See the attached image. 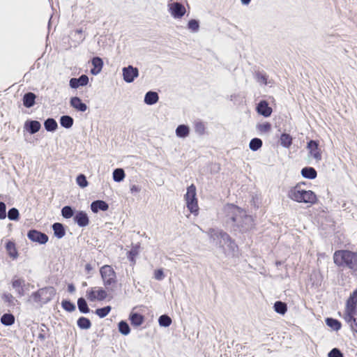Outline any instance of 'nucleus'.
<instances>
[{"instance_id": "f257e3e1", "label": "nucleus", "mask_w": 357, "mask_h": 357, "mask_svg": "<svg viewBox=\"0 0 357 357\" xmlns=\"http://www.w3.org/2000/svg\"><path fill=\"white\" fill-rule=\"evenodd\" d=\"M334 264L340 268L357 272V252L349 250H338L333 254Z\"/></svg>"}, {"instance_id": "f03ea898", "label": "nucleus", "mask_w": 357, "mask_h": 357, "mask_svg": "<svg viewBox=\"0 0 357 357\" xmlns=\"http://www.w3.org/2000/svg\"><path fill=\"white\" fill-rule=\"evenodd\" d=\"M287 197L296 202L304 203L312 206L318 202L317 195L312 190H306L301 188V183L291 187L287 192Z\"/></svg>"}, {"instance_id": "7ed1b4c3", "label": "nucleus", "mask_w": 357, "mask_h": 357, "mask_svg": "<svg viewBox=\"0 0 357 357\" xmlns=\"http://www.w3.org/2000/svg\"><path fill=\"white\" fill-rule=\"evenodd\" d=\"M344 319L350 324L352 331L357 333V289L347 301Z\"/></svg>"}, {"instance_id": "20e7f679", "label": "nucleus", "mask_w": 357, "mask_h": 357, "mask_svg": "<svg viewBox=\"0 0 357 357\" xmlns=\"http://www.w3.org/2000/svg\"><path fill=\"white\" fill-rule=\"evenodd\" d=\"M100 274L105 288L108 291H113L118 284V279L114 269L110 265H104L100 268Z\"/></svg>"}, {"instance_id": "39448f33", "label": "nucleus", "mask_w": 357, "mask_h": 357, "mask_svg": "<svg viewBox=\"0 0 357 357\" xmlns=\"http://www.w3.org/2000/svg\"><path fill=\"white\" fill-rule=\"evenodd\" d=\"M196 195V186L194 184H191L188 187L184 198L187 208L195 215H197L199 211L198 200Z\"/></svg>"}, {"instance_id": "423d86ee", "label": "nucleus", "mask_w": 357, "mask_h": 357, "mask_svg": "<svg viewBox=\"0 0 357 357\" xmlns=\"http://www.w3.org/2000/svg\"><path fill=\"white\" fill-rule=\"evenodd\" d=\"M224 213L227 221L232 222L233 225L246 214L245 211L233 204H227L224 207Z\"/></svg>"}, {"instance_id": "0eeeda50", "label": "nucleus", "mask_w": 357, "mask_h": 357, "mask_svg": "<svg viewBox=\"0 0 357 357\" xmlns=\"http://www.w3.org/2000/svg\"><path fill=\"white\" fill-rule=\"evenodd\" d=\"M234 227L242 233L251 231L255 228L254 219L251 215L245 214L234 225Z\"/></svg>"}, {"instance_id": "6e6552de", "label": "nucleus", "mask_w": 357, "mask_h": 357, "mask_svg": "<svg viewBox=\"0 0 357 357\" xmlns=\"http://www.w3.org/2000/svg\"><path fill=\"white\" fill-rule=\"evenodd\" d=\"M107 290L102 287H91L86 291V298L89 301H103L107 297Z\"/></svg>"}, {"instance_id": "1a4fd4ad", "label": "nucleus", "mask_w": 357, "mask_h": 357, "mask_svg": "<svg viewBox=\"0 0 357 357\" xmlns=\"http://www.w3.org/2000/svg\"><path fill=\"white\" fill-rule=\"evenodd\" d=\"M55 291L53 287H45L38 290L36 292L33 294L34 301L36 302H40L45 303L51 300L53 295H54Z\"/></svg>"}, {"instance_id": "9d476101", "label": "nucleus", "mask_w": 357, "mask_h": 357, "mask_svg": "<svg viewBox=\"0 0 357 357\" xmlns=\"http://www.w3.org/2000/svg\"><path fill=\"white\" fill-rule=\"evenodd\" d=\"M307 149L309 151V156L314 158L316 162H320L322 159V151L319 148L318 141L310 140L307 142Z\"/></svg>"}, {"instance_id": "9b49d317", "label": "nucleus", "mask_w": 357, "mask_h": 357, "mask_svg": "<svg viewBox=\"0 0 357 357\" xmlns=\"http://www.w3.org/2000/svg\"><path fill=\"white\" fill-rule=\"evenodd\" d=\"M27 236L31 241L37 242L40 244H45L48 241V236L45 234L36 229L30 230L27 234Z\"/></svg>"}, {"instance_id": "f8f14e48", "label": "nucleus", "mask_w": 357, "mask_h": 357, "mask_svg": "<svg viewBox=\"0 0 357 357\" xmlns=\"http://www.w3.org/2000/svg\"><path fill=\"white\" fill-rule=\"evenodd\" d=\"M5 249L10 259L14 261L18 258L19 252L14 241L7 240L5 243Z\"/></svg>"}, {"instance_id": "ddd939ff", "label": "nucleus", "mask_w": 357, "mask_h": 357, "mask_svg": "<svg viewBox=\"0 0 357 357\" xmlns=\"http://www.w3.org/2000/svg\"><path fill=\"white\" fill-rule=\"evenodd\" d=\"M138 75L139 71L137 68L129 66L123 68V77L126 82L130 83L133 82L135 78L137 77Z\"/></svg>"}, {"instance_id": "4468645a", "label": "nucleus", "mask_w": 357, "mask_h": 357, "mask_svg": "<svg viewBox=\"0 0 357 357\" xmlns=\"http://www.w3.org/2000/svg\"><path fill=\"white\" fill-rule=\"evenodd\" d=\"M169 10L172 15L175 18L182 17L186 12L185 8L178 2L169 4Z\"/></svg>"}, {"instance_id": "2eb2a0df", "label": "nucleus", "mask_w": 357, "mask_h": 357, "mask_svg": "<svg viewBox=\"0 0 357 357\" xmlns=\"http://www.w3.org/2000/svg\"><path fill=\"white\" fill-rule=\"evenodd\" d=\"M75 222L82 227H86L89 223V219L87 214L82 211L76 213L74 217Z\"/></svg>"}, {"instance_id": "dca6fc26", "label": "nucleus", "mask_w": 357, "mask_h": 357, "mask_svg": "<svg viewBox=\"0 0 357 357\" xmlns=\"http://www.w3.org/2000/svg\"><path fill=\"white\" fill-rule=\"evenodd\" d=\"M88 82V76L86 75H82L79 78H71L70 79V86L73 89H77L79 86H86Z\"/></svg>"}, {"instance_id": "f3484780", "label": "nucleus", "mask_w": 357, "mask_h": 357, "mask_svg": "<svg viewBox=\"0 0 357 357\" xmlns=\"http://www.w3.org/2000/svg\"><path fill=\"white\" fill-rule=\"evenodd\" d=\"M257 111L259 114L268 117L272 113V108L268 106L266 100H261L257 105Z\"/></svg>"}, {"instance_id": "a211bd4d", "label": "nucleus", "mask_w": 357, "mask_h": 357, "mask_svg": "<svg viewBox=\"0 0 357 357\" xmlns=\"http://www.w3.org/2000/svg\"><path fill=\"white\" fill-rule=\"evenodd\" d=\"M70 104L72 107L79 112H85L87 109L86 105L82 102V100L78 97L71 98Z\"/></svg>"}, {"instance_id": "6ab92c4d", "label": "nucleus", "mask_w": 357, "mask_h": 357, "mask_svg": "<svg viewBox=\"0 0 357 357\" xmlns=\"http://www.w3.org/2000/svg\"><path fill=\"white\" fill-rule=\"evenodd\" d=\"M24 127L31 134H34L40 130L41 125L38 121H29L25 123Z\"/></svg>"}, {"instance_id": "aec40b11", "label": "nucleus", "mask_w": 357, "mask_h": 357, "mask_svg": "<svg viewBox=\"0 0 357 357\" xmlns=\"http://www.w3.org/2000/svg\"><path fill=\"white\" fill-rule=\"evenodd\" d=\"M91 208L93 212L97 213L98 211H107L109 208L108 204L102 200H97L92 202Z\"/></svg>"}, {"instance_id": "412c9836", "label": "nucleus", "mask_w": 357, "mask_h": 357, "mask_svg": "<svg viewBox=\"0 0 357 357\" xmlns=\"http://www.w3.org/2000/svg\"><path fill=\"white\" fill-rule=\"evenodd\" d=\"M93 68L91 70L93 75H98L102 68L103 61L100 57H94L91 61Z\"/></svg>"}, {"instance_id": "4be33fe9", "label": "nucleus", "mask_w": 357, "mask_h": 357, "mask_svg": "<svg viewBox=\"0 0 357 357\" xmlns=\"http://www.w3.org/2000/svg\"><path fill=\"white\" fill-rule=\"evenodd\" d=\"M36 95L32 92L26 93L23 96V105L24 107L29 108L35 104Z\"/></svg>"}, {"instance_id": "5701e85b", "label": "nucleus", "mask_w": 357, "mask_h": 357, "mask_svg": "<svg viewBox=\"0 0 357 357\" xmlns=\"http://www.w3.org/2000/svg\"><path fill=\"white\" fill-rule=\"evenodd\" d=\"M130 320L132 325L139 326L143 324L144 317L143 315L135 312L130 314Z\"/></svg>"}, {"instance_id": "b1692460", "label": "nucleus", "mask_w": 357, "mask_h": 357, "mask_svg": "<svg viewBox=\"0 0 357 357\" xmlns=\"http://www.w3.org/2000/svg\"><path fill=\"white\" fill-rule=\"evenodd\" d=\"M301 174L304 178L314 179L317 177V171L313 167H304L301 170Z\"/></svg>"}, {"instance_id": "393cba45", "label": "nucleus", "mask_w": 357, "mask_h": 357, "mask_svg": "<svg viewBox=\"0 0 357 357\" xmlns=\"http://www.w3.org/2000/svg\"><path fill=\"white\" fill-rule=\"evenodd\" d=\"M158 98L159 97L156 92L149 91L145 96L144 102L147 105H153L158 102Z\"/></svg>"}, {"instance_id": "a878e982", "label": "nucleus", "mask_w": 357, "mask_h": 357, "mask_svg": "<svg viewBox=\"0 0 357 357\" xmlns=\"http://www.w3.org/2000/svg\"><path fill=\"white\" fill-rule=\"evenodd\" d=\"M139 255V247L135 246L132 247V249L128 252L127 257L128 259L131 262L132 265L134 266L136 263L135 258Z\"/></svg>"}, {"instance_id": "bb28decb", "label": "nucleus", "mask_w": 357, "mask_h": 357, "mask_svg": "<svg viewBox=\"0 0 357 357\" xmlns=\"http://www.w3.org/2000/svg\"><path fill=\"white\" fill-rule=\"evenodd\" d=\"M44 126H45V129L50 132H53V131L56 130L58 127L56 121L54 119H52V118L47 119L45 121Z\"/></svg>"}, {"instance_id": "cd10ccee", "label": "nucleus", "mask_w": 357, "mask_h": 357, "mask_svg": "<svg viewBox=\"0 0 357 357\" xmlns=\"http://www.w3.org/2000/svg\"><path fill=\"white\" fill-rule=\"evenodd\" d=\"M281 145L285 148H289L292 144V137L289 134L282 133L280 136Z\"/></svg>"}, {"instance_id": "c85d7f7f", "label": "nucleus", "mask_w": 357, "mask_h": 357, "mask_svg": "<svg viewBox=\"0 0 357 357\" xmlns=\"http://www.w3.org/2000/svg\"><path fill=\"white\" fill-rule=\"evenodd\" d=\"M189 128L185 125H180L176 130V134L179 137H185L189 135Z\"/></svg>"}, {"instance_id": "c756f323", "label": "nucleus", "mask_w": 357, "mask_h": 357, "mask_svg": "<svg viewBox=\"0 0 357 357\" xmlns=\"http://www.w3.org/2000/svg\"><path fill=\"white\" fill-rule=\"evenodd\" d=\"M54 234L58 238H62L65 235V229L62 224L56 222L52 226Z\"/></svg>"}, {"instance_id": "7c9ffc66", "label": "nucleus", "mask_w": 357, "mask_h": 357, "mask_svg": "<svg viewBox=\"0 0 357 357\" xmlns=\"http://www.w3.org/2000/svg\"><path fill=\"white\" fill-rule=\"evenodd\" d=\"M1 322L5 326H11L15 323V317L10 313L4 314L1 318Z\"/></svg>"}, {"instance_id": "2f4dec72", "label": "nucleus", "mask_w": 357, "mask_h": 357, "mask_svg": "<svg viewBox=\"0 0 357 357\" xmlns=\"http://www.w3.org/2000/svg\"><path fill=\"white\" fill-rule=\"evenodd\" d=\"M274 310L279 314H284L287 310V304L282 301H277L274 304Z\"/></svg>"}, {"instance_id": "473e14b6", "label": "nucleus", "mask_w": 357, "mask_h": 357, "mask_svg": "<svg viewBox=\"0 0 357 357\" xmlns=\"http://www.w3.org/2000/svg\"><path fill=\"white\" fill-rule=\"evenodd\" d=\"M326 323L329 327L335 331H339L342 326L341 323L338 320L333 318H327L326 319Z\"/></svg>"}, {"instance_id": "72a5a7b5", "label": "nucleus", "mask_w": 357, "mask_h": 357, "mask_svg": "<svg viewBox=\"0 0 357 357\" xmlns=\"http://www.w3.org/2000/svg\"><path fill=\"white\" fill-rule=\"evenodd\" d=\"M73 119L70 116H63L61 117L60 119V123L61 125L66 128H70L73 125Z\"/></svg>"}, {"instance_id": "f704fd0d", "label": "nucleus", "mask_w": 357, "mask_h": 357, "mask_svg": "<svg viewBox=\"0 0 357 357\" xmlns=\"http://www.w3.org/2000/svg\"><path fill=\"white\" fill-rule=\"evenodd\" d=\"M77 326L82 329H89L91 326V323L88 318L82 317L77 320Z\"/></svg>"}, {"instance_id": "c9c22d12", "label": "nucleus", "mask_w": 357, "mask_h": 357, "mask_svg": "<svg viewBox=\"0 0 357 357\" xmlns=\"http://www.w3.org/2000/svg\"><path fill=\"white\" fill-rule=\"evenodd\" d=\"M77 305L79 311L82 313H88L89 312V308L87 305V303L84 298H79L77 300Z\"/></svg>"}, {"instance_id": "e433bc0d", "label": "nucleus", "mask_w": 357, "mask_h": 357, "mask_svg": "<svg viewBox=\"0 0 357 357\" xmlns=\"http://www.w3.org/2000/svg\"><path fill=\"white\" fill-rule=\"evenodd\" d=\"M249 146L251 150L257 151L262 146V141L259 138H254L251 139Z\"/></svg>"}, {"instance_id": "4c0bfd02", "label": "nucleus", "mask_w": 357, "mask_h": 357, "mask_svg": "<svg viewBox=\"0 0 357 357\" xmlns=\"http://www.w3.org/2000/svg\"><path fill=\"white\" fill-rule=\"evenodd\" d=\"M125 178V172L123 169H116L113 172V179L116 182H120Z\"/></svg>"}, {"instance_id": "58836bf2", "label": "nucleus", "mask_w": 357, "mask_h": 357, "mask_svg": "<svg viewBox=\"0 0 357 357\" xmlns=\"http://www.w3.org/2000/svg\"><path fill=\"white\" fill-rule=\"evenodd\" d=\"M257 128L261 133H267L271 130V124L268 122L260 123L257 126Z\"/></svg>"}, {"instance_id": "ea45409f", "label": "nucleus", "mask_w": 357, "mask_h": 357, "mask_svg": "<svg viewBox=\"0 0 357 357\" xmlns=\"http://www.w3.org/2000/svg\"><path fill=\"white\" fill-rule=\"evenodd\" d=\"M111 306H106L102 308H98L96 310V314L100 318L105 317L111 311Z\"/></svg>"}, {"instance_id": "a19ab883", "label": "nucleus", "mask_w": 357, "mask_h": 357, "mask_svg": "<svg viewBox=\"0 0 357 357\" xmlns=\"http://www.w3.org/2000/svg\"><path fill=\"white\" fill-rule=\"evenodd\" d=\"M159 324L162 326L167 327L171 325L172 324V319L171 318L165 314H163L160 317L159 319Z\"/></svg>"}, {"instance_id": "79ce46f5", "label": "nucleus", "mask_w": 357, "mask_h": 357, "mask_svg": "<svg viewBox=\"0 0 357 357\" xmlns=\"http://www.w3.org/2000/svg\"><path fill=\"white\" fill-rule=\"evenodd\" d=\"M119 330L123 335H128L130 331L128 324L123 321L119 322Z\"/></svg>"}, {"instance_id": "37998d69", "label": "nucleus", "mask_w": 357, "mask_h": 357, "mask_svg": "<svg viewBox=\"0 0 357 357\" xmlns=\"http://www.w3.org/2000/svg\"><path fill=\"white\" fill-rule=\"evenodd\" d=\"M61 305L64 310H66L68 312H72L75 310V305L71 303L70 301L63 300L61 302Z\"/></svg>"}, {"instance_id": "c03bdc74", "label": "nucleus", "mask_w": 357, "mask_h": 357, "mask_svg": "<svg viewBox=\"0 0 357 357\" xmlns=\"http://www.w3.org/2000/svg\"><path fill=\"white\" fill-rule=\"evenodd\" d=\"M61 214L65 218H70L73 215V211L70 206H64L61 210Z\"/></svg>"}, {"instance_id": "a18cd8bd", "label": "nucleus", "mask_w": 357, "mask_h": 357, "mask_svg": "<svg viewBox=\"0 0 357 357\" xmlns=\"http://www.w3.org/2000/svg\"><path fill=\"white\" fill-rule=\"evenodd\" d=\"M8 217L11 220H17L19 219V211L17 208H13L8 211Z\"/></svg>"}, {"instance_id": "49530a36", "label": "nucleus", "mask_w": 357, "mask_h": 357, "mask_svg": "<svg viewBox=\"0 0 357 357\" xmlns=\"http://www.w3.org/2000/svg\"><path fill=\"white\" fill-rule=\"evenodd\" d=\"M195 132L199 135H204L205 133V126L204 123L197 121L195 123Z\"/></svg>"}, {"instance_id": "de8ad7c7", "label": "nucleus", "mask_w": 357, "mask_h": 357, "mask_svg": "<svg viewBox=\"0 0 357 357\" xmlns=\"http://www.w3.org/2000/svg\"><path fill=\"white\" fill-rule=\"evenodd\" d=\"M77 183L81 188H85L88 185V182L86 181V176L84 174H79L76 178Z\"/></svg>"}, {"instance_id": "09e8293b", "label": "nucleus", "mask_w": 357, "mask_h": 357, "mask_svg": "<svg viewBox=\"0 0 357 357\" xmlns=\"http://www.w3.org/2000/svg\"><path fill=\"white\" fill-rule=\"evenodd\" d=\"M188 27L192 31H198L199 27L198 21H197L196 20H190L188 22Z\"/></svg>"}, {"instance_id": "8fccbe9b", "label": "nucleus", "mask_w": 357, "mask_h": 357, "mask_svg": "<svg viewBox=\"0 0 357 357\" xmlns=\"http://www.w3.org/2000/svg\"><path fill=\"white\" fill-rule=\"evenodd\" d=\"M154 278L157 280H162L165 278V274L162 268L155 270L153 273Z\"/></svg>"}, {"instance_id": "3c124183", "label": "nucleus", "mask_w": 357, "mask_h": 357, "mask_svg": "<svg viewBox=\"0 0 357 357\" xmlns=\"http://www.w3.org/2000/svg\"><path fill=\"white\" fill-rule=\"evenodd\" d=\"M328 357H343V354L338 349L334 348L328 353Z\"/></svg>"}, {"instance_id": "603ef678", "label": "nucleus", "mask_w": 357, "mask_h": 357, "mask_svg": "<svg viewBox=\"0 0 357 357\" xmlns=\"http://www.w3.org/2000/svg\"><path fill=\"white\" fill-rule=\"evenodd\" d=\"M6 207L3 202H0V219H5L6 217Z\"/></svg>"}, {"instance_id": "864d4df0", "label": "nucleus", "mask_w": 357, "mask_h": 357, "mask_svg": "<svg viewBox=\"0 0 357 357\" xmlns=\"http://www.w3.org/2000/svg\"><path fill=\"white\" fill-rule=\"evenodd\" d=\"M140 190H141V188L139 185H132L130 187V192L132 194L137 193V192H140Z\"/></svg>"}, {"instance_id": "5fc2aeb1", "label": "nucleus", "mask_w": 357, "mask_h": 357, "mask_svg": "<svg viewBox=\"0 0 357 357\" xmlns=\"http://www.w3.org/2000/svg\"><path fill=\"white\" fill-rule=\"evenodd\" d=\"M22 286V281L20 280H16L13 282V287H20Z\"/></svg>"}, {"instance_id": "6e6d98bb", "label": "nucleus", "mask_w": 357, "mask_h": 357, "mask_svg": "<svg viewBox=\"0 0 357 357\" xmlns=\"http://www.w3.org/2000/svg\"><path fill=\"white\" fill-rule=\"evenodd\" d=\"M258 79L262 81L264 84L267 82V78L265 75H258Z\"/></svg>"}, {"instance_id": "4d7b16f0", "label": "nucleus", "mask_w": 357, "mask_h": 357, "mask_svg": "<svg viewBox=\"0 0 357 357\" xmlns=\"http://www.w3.org/2000/svg\"><path fill=\"white\" fill-rule=\"evenodd\" d=\"M4 298L6 301L10 302L13 299V296L11 294H7L4 296Z\"/></svg>"}, {"instance_id": "13d9d810", "label": "nucleus", "mask_w": 357, "mask_h": 357, "mask_svg": "<svg viewBox=\"0 0 357 357\" xmlns=\"http://www.w3.org/2000/svg\"><path fill=\"white\" fill-rule=\"evenodd\" d=\"M85 268L86 271H90L92 269V267H91V264H87L85 266Z\"/></svg>"}, {"instance_id": "bf43d9fd", "label": "nucleus", "mask_w": 357, "mask_h": 357, "mask_svg": "<svg viewBox=\"0 0 357 357\" xmlns=\"http://www.w3.org/2000/svg\"><path fill=\"white\" fill-rule=\"evenodd\" d=\"M251 0H241L242 3L243 4H248L250 2Z\"/></svg>"}, {"instance_id": "052dcab7", "label": "nucleus", "mask_w": 357, "mask_h": 357, "mask_svg": "<svg viewBox=\"0 0 357 357\" xmlns=\"http://www.w3.org/2000/svg\"><path fill=\"white\" fill-rule=\"evenodd\" d=\"M82 32H83L82 29H76V30L75 31V33H78V34H82Z\"/></svg>"}, {"instance_id": "680f3d73", "label": "nucleus", "mask_w": 357, "mask_h": 357, "mask_svg": "<svg viewBox=\"0 0 357 357\" xmlns=\"http://www.w3.org/2000/svg\"><path fill=\"white\" fill-rule=\"evenodd\" d=\"M68 289L70 291H74L75 288L73 284H70L68 286Z\"/></svg>"}]
</instances>
